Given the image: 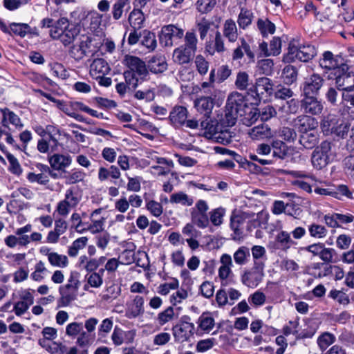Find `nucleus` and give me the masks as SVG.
<instances>
[{
	"label": "nucleus",
	"mask_w": 354,
	"mask_h": 354,
	"mask_svg": "<svg viewBox=\"0 0 354 354\" xmlns=\"http://www.w3.org/2000/svg\"><path fill=\"white\" fill-rule=\"evenodd\" d=\"M194 63L197 71L200 75H204L207 73L209 70V62L205 59V58L203 55H198L195 57Z\"/></svg>",
	"instance_id": "0e129e2a"
},
{
	"label": "nucleus",
	"mask_w": 354,
	"mask_h": 354,
	"mask_svg": "<svg viewBox=\"0 0 354 354\" xmlns=\"http://www.w3.org/2000/svg\"><path fill=\"white\" fill-rule=\"evenodd\" d=\"M250 257V249L246 246H241L234 253V262L239 266L245 265Z\"/></svg>",
	"instance_id": "ea45409f"
},
{
	"label": "nucleus",
	"mask_w": 354,
	"mask_h": 354,
	"mask_svg": "<svg viewBox=\"0 0 354 354\" xmlns=\"http://www.w3.org/2000/svg\"><path fill=\"white\" fill-rule=\"evenodd\" d=\"M244 96L237 92L231 93L227 100L225 108L224 122L228 127L235 124L239 112L245 106Z\"/></svg>",
	"instance_id": "7ed1b4c3"
},
{
	"label": "nucleus",
	"mask_w": 354,
	"mask_h": 354,
	"mask_svg": "<svg viewBox=\"0 0 354 354\" xmlns=\"http://www.w3.org/2000/svg\"><path fill=\"white\" fill-rule=\"evenodd\" d=\"M48 260L50 264L55 267L66 268L68 265V259L66 255L59 254L54 252L50 254Z\"/></svg>",
	"instance_id": "de8ad7c7"
},
{
	"label": "nucleus",
	"mask_w": 354,
	"mask_h": 354,
	"mask_svg": "<svg viewBox=\"0 0 354 354\" xmlns=\"http://www.w3.org/2000/svg\"><path fill=\"white\" fill-rule=\"evenodd\" d=\"M86 176V174L83 171L80 169H73L71 173L65 176L66 183L67 184H75L82 182Z\"/></svg>",
	"instance_id": "6e6d98bb"
},
{
	"label": "nucleus",
	"mask_w": 354,
	"mask_h": 354,
	"mask_svg": "<svg viewBox=\"0 0 354 354\" xmlns=\"http://www.w3.org/2000/svg\"><path fill=\"white\" fill-rule=\"evenodd\" d=\"M225 213V209L222 207H218L212 209L209 212V221H211L214 226L221 225L223 223V218Z\"/></svg>",
	"instance_id": "3c124183"
},
{
	"label": "nucleus",
	"mask_w": 354,
	"mask_h": 354,
	"mask_svg": "<svg viewBox=\"0 0 354 354\" xmlns=\"http://www.w3.org/2000/svg\"><path fill=\"white\" fill-rule=\"evenodd\" d=\"M91 39L86 37L85 39L81 40L78 46H73L70 50V55L75 60L79 61L93 53L89 50L91 44Z\"/></svg>",
	"instance_id": "dca6fc26"
},
{
	"label": "nucleus",
	"mask_w": 354,
	"mask_h": 354,
	"mask_svg": "<svg viewBox=\"0 0 354 354\" xmlns=\"http://www.w3.org/2000/svg\"><path fill=\"white\" fill-rule=\"evenodd\" d=\"M153 73H161L167 70V64L164 56H153L148 62L147 69Z\"/></svg>",
	"instance_id": "a878e982"
},
{
	"label": "nucleus",
	"mask_w": 354,
	"mask_h": 354,
	"mask_svg": "<svg viewBox=\"0 0 354 354\" xmlns=\"http://www.w3.org/2000/svg\"><path fill=\"white\" fill-rule=\"evenodd\" d=\"M272 146L274 149V156L283 159L288 153V147L286 144L281 140H274Z\"/></svg>",
	"instance_id": "052dcab7"
},
{
	"label": "nucleus",
	"mask_w": 354,
	"mask_h": 354,
	"mask_svg": "<svg viewBox=\"0 0 354 354\" xmlns=\"http://www.w3.org/2000/svg\"><path fill=\"white\" fill-rule=\"evenodd\" d=\"M214 25V23L209 20L203 18L196 24L198 30L199 32L200 38L203 40L210 30L211 27Z\"/></svg>",
	"instance_id": "bf43d9fd"
},
{
	"label": "nucleus",
	"mask_w": 354,
	"mask_h": 354,
	"mask_svg": "<svg viewBox=\"0 0 354 354\" xmlns=\"http://www.w3.org/2000/svg\"><path fill=\"white\" fill-rule=\"evenodd\" d=\"M145 21V17L140 10L134 9L129 16V21L133 29H140Z\"/></svg>",
	"instance_id": "37998d69"
},
{
	"label": "nucleus",
	"mask_w": 354,
	"mask_h": 354,
	"mask_svg": "<svg viewBox=\"0 0 354 354\" xmlns=\"http://www.w3.org/2000/svg\"><path fill=\"white\" fill-rule=\"evenodd\" d=\"M79 29L73 26L70 28H65L59 39L64 46H68L73 42L75 39L79 35Z\"/></svg>",
	"instance_id": "c9c22d12"
},
{
	"label": "nucleus",
	"mask_w": 354,
	"mask_h": 354,
	"mask_svg": "<svg viewBox=\"0 0 354 354\" xmlns=\"http://www.w3.org/2000/svg\"><path fill=\"white\" fill-rule=\"evenodd\" d=\"M253 18L254 14L251 10L242 8L238 16L237 23L241 28L245 29L252 24Z\"/></svg>",
	"instance_id": "58836bf2"
},
{
	"label": "nucleus",
	"mask_w": 354,
	"mask_h": 354,
	"mask_svg": "<svg viewBox=\"0 0 354 354\" xmlns=\"http://www.w3.org/2000/svg\"><path fill=\"white\" fill-rule=\"evenodd\" d=\"M88 242V238L86 236L80 237L74 241L72 245L68 248V254L70 257H76L78 251L86 247Z\"/></svg>",
	"instance_id": "49530a36"
},
{
	"label": "nucleus",
	"mask_w": 354,
	"mask_h": 354,
	"mask_svg": "<svg viewBox=\"0 0 354 354\" xmlns=\"http://www.w3.org/2000/svg\"><path fill=\"white\" fill-rule=\"evenodd\" d=\"M281 77L286 84H291L297 79V69L292 65L286 66L281 73Z\"/></svg>",
	"instance_id": "79ce46f5"
},
{
	"label": "nucleus",
	"mask_w": 354,
	"mask_h": 354,
	"mask_svg": "<svg viewBox=\"0 0 354 354\" xmlns=\"http://www.w3.org/2000/svg\"><path fill=\"white\" fill-rule=\"evenodd\" d=\"M53 170L65 171L72 163V157L68 154L55 153L48 158Z\"/></svg>",
	"instance_id": "2eb2a0df"
},
{
	"label": "nucleus",
	"mask_w": 354,
	"mask_h": 354,
	"mask_svg": "<svg viewBox=\"0 0 354 354\" xmlns=\"http://www.w3.org/2000/svg\"><path fill=\"white\" fill-rule=\"evenodd\" d=\"M322 125L324 128H327V130H330L331 132L342 138L347 134L349 130L347 122H344L342 118H337V115L333 114H329L324 120Z\"/></svg>",
	"instance_id": "9d476101"
},
{
	"label": "nucleus",
	"mask_w": 354,
	"mask_h": 354,
	"mask_svg": "<svg viewBox=\"0 0 354 354\" xmlns=\"http://www.w3.org/2000/svg\"><path fill=\"white\" fill-rule=\"evenodd\" d=\"M333 197L342 200L343 197L348 199H354L353 192L350 191L348 186L346 185H339L335 188H333Z\"/></svg>",
	"instance_id": "603ef678"
},
{
	"label": "nucleus",
	"mask_w": 354,
	"mask_h": 354,
	"mask_svg": "<svg viewBox=\"0 0 354 354\" xmlns=\"http://www.w3.org/2000/svg\"><path fill=\"white\" fill-rule=\"evenodd\" d=\"M273 82L270 78L259 77L244 96V99L251 104L258 105L264 94L271 95L273 93Z\"/></svg>",
	"instance_id": "f03ea898"
},
{
	"label": "nucleus",
	"mask_w": 354,
	"mask_h": 354,
	"mask_svg": "<svg viewBox=\"0 0 354 354\" xmlns=\"http://www.w3.org/2000/svg\"><path fill=\"white\" fill-rule=\"evenodd\" d=\"M174 317L175 313L174 308L169 306L158 315L157 321L160 325L163 326L166 323L173 320Z\"/></svg>",
	"instance_id": "4d7b16f0"
},
{
	"label": "nucleus",
	"mask_w": 354,
	"mask_h": 354,
	"mask_svg": "<svg viewBox=\"0 0 354 354\" xmlns=\"http://www.w3.org/2000/svg\"><path fill=\"white\" fill-rule=\"evenodd\" d=\"M123 64L128 68L123 74L124 80L132 88L138 86L139 80H144L149 75L145 62L138 57L127 55L123 59Z\"/></svg>",
	"instance_id": "f257e3e1"
},
{
	"label": "nucleus",
	"mask_w": 354,
	"mask_h": 354,
	"mask_svg": "<svg viewBox=\"0 0 354 354\" xmlns=\"http://www.w3.org/2000/svg\"><path fill=\"white\" fill-rule=\"evenodd\" d=\"M198 328L205 333H209L214 326V318L208 313H203L198 319Z\"/></svg>",
	"instance_id": "e433bc0d"
},
{
	"label": "nucleus",
	"mask_w": 354,
	"mask_h": 354,
	"mask_svg": "<svg viewBox=\"0 0 354 354\" xmlns=\"http://www.w3.org/2000/svg\"><path fill=\"white\" fill-rule=\"evenodd\" d=\"M59 292L61 296L59 299V306H67L76 299L78 290L66 284L59 288Z\"/></svg>",
	"instance_id": "b1692460"
},
{
	"label": "nucleus",
	"mask_w": 354,
	"mask_h": 354,
	"mask_svg": "<svg viewBox=\"0 0 354 354\" xmlns=\"http://www.w3.org/2000/svg\"><path fill=\"white\" fill-rule=\"evenodd\" d=\"M265 277V267L253 265L243 271L241 276L242 283L250 288H257Z\"/></svg>",
	"instance_id": "0eeeda50"
},
{
	"label": "nucleus",
	"mask_w": 354,
	"mask_h": 354,
	"mask_svg": "<svg viewBox=\"0 0 354 354\" xmlns=\"http://www.w3.org/2000/svg\"><path fill=\"white\" fill-rule=\"evenodd\" d=\"M226 50L224 44V40L221 32L217 30L215 32L214 39L209 41L205 45V51L210 55H214L215 53H223Z\"/></svg>",
	"instance_id": "412c9836"
},
{
	"label": "nucleus",
	"mask_w": 354,
	"mask_h": 354,
	"mask_svg": "<svg viewBox=\"0 0 354 354\" xmlns=\"http://www.w3.org/2000/svg\"><path fill=\"white\" fill-rule=\"evenodd\" d=\"M325 83L324 77L318 73L307 76L301 85L302 95H318Z\"/></svg>",
	"instance_id": "6e6552de"
},
{
	"label": "nucleus",
	"mask_w": 354,
	"mask_h": 354,
	"mask_svg": "<svg viewBox=\"0 0 354 354\" xmlns=\"http://www.w3.org/2000/svg\"><path fill=\"white\" fill-rule=\"evenodd\" d=\"M104 269H100L98 272H93L90 274H87L86 278L87 279L88 285L93 288H99L103 283V273Z\"/></svg>",
	"instance_id": "09e8293b"
},
{
	"label": "nucleus",
	"mask_w": 354,
	"mask_h": 354,
	"mask_svg": "<svg viewBox=\"0 0 354 354\" xmlns=\"http://www.w3.org/2000/svg\"><path fill=\"white\" fill-rule=\"evenodd\" d=\"M184 36V30L173 24L164 26L160 35V43L165 47H171L176 44V40Z\"/></svg>",
	"instance_id": "1a4fd4ad"
},
{
	"label": "nucleus",
	"mask_w": 354,
	"mask_h": 354,
	"mask_svg": "<svg viewBox=\"0 0 354 354\" xmlns=\"http://www.w3.org/2000/svg\"><path fill=\"white\" fill-rule=\"evenodd\" d=\"M332 147L331 142L324 140L315 147L311 155V163L315 169L320 170L329 164L334 156Z\"/></svg>",
	"instance_id": "20e7f679"
},
{
	"label": "nucleus",
	"mask_w": 354,
	"mask_h": 354,
	"mask_svg": "<svg viewBox=\"0 0 354 354\" xmlns=\"http://www.w3.org/2000/svg\"><path fill=\"white\" fill-rule=\"evenodd\" d=\"M223 35L230 42H235L238 38V30L235 21L229 19L223 24Z\"/></svg>",
	"instance_id": "c756f323"
},
{
	"label": "nucleus",
	"mask_w": 354,
	"mask_h": 354,
	"mask_svg": "<svg viewBox=\"0 0 354 354\" xmlns=\"http://www.w3.org/2000/svg\"><path fill=\"white\" fill-rule=\"evenodd\" d=\"M339 57L334 55L330 51H325L319 60V65L321 68L326 70H332L339 66Z\"/></svg>",
	"instance_id": "393cba45"
},
{
	"label": "nucleus",
	"mask_w": 354,
	"mask_h": 354,
	"mask_svg": "<svg viewBox=\"0 0 354 354\" xmlns=\"http://www.w3.org/2000/svg\"><path fill=\"white\" fill-rule=\"evenodd\" d=\"M221 266L218 268V277L221 281V284L225 286L227 284L228 279L233 275L232 267L233 262L232 257L228 254H223L220 258Z\"/></svg>",
	"instance_id": "4468645a"
},
{
	"label": "nucleus",
	"mask_w": 354,
	"mask_h": 354,
	"mask_svg": "<svg viewBox=\"0 0 354 354\" xmlns=\"http://www.w3.org/2000/svg\"><path fill=\"white\" fill-rule=\"evenodd\" d=\"M31 230L32 225L30 224H27L26 225L16 230L15 234L17 236L19 245L26 246L30 243L29 236L25 234L31 232Z\"/></svg>",
	"instance_id": "a19ab883"
},
{
	"label": "nucleus",
	"mask_w": 354,
	"mask_h": 354,
	"mask_svg": "<svg viewBox=\"0 0 354 354\" xmlns=\"http://www.w3.org/2000/svg\"><path fill=\"white\" fill-rule=\"evenodd\" d=\"M0 111L3 115L1 123L3 127L8 128L10 130L9 124L15 126L18 130H21L24 127V124L19 116L8 108L0 109Z\"/></svg>",
	"instance_id": "f3484780"
},
{
	"label": "nucleus",
	"mask_w": 354,
	"mask_h": 354,
	"mask_svg": "<svg viewBox=\"0 0 354 354\" xmlns=\"http://www.w3.org/2000/svg\"><path fill=\"white\" fill-rule=\"evenodd\" d=\"M189 320L188 316H183L179 322L173 326L172 333L176 342H186L194 334L195 326Z\"/></svg>",
	"instance_id": "423d86ee"
},
{
	"label": "nucleus",
	"mask_w": 354,
	"mask_h": 354,
	"mask_svg": "<svg viewBox=\"0 0 354 354\" xmlns=\"http://www.w3.org/2000/svg\"><path fill=\"white\" fill-rule=\"evenodd\" d=\"M90 219V232L92 234L99 233L104 230L106 218L101 216L100 218H94Z\"/></svg>",
	"instance_id": "338daca9"
},
{
	"label": "nucleus",
	"mask_w": 354,
	"mask_h": 354,
	"mask_svg": "<svg viewBox=\"0 0 354 354\" xmlns=\"http://www.w3.org/2000/svg\"><path fill=\"white\" fill-rule=\"evenodd\" d=\"M249 85V75L245 71H240L236 75L235 86L239 90H245Z\"/></svg>",
	"instance_id": "69168bd1"
},
{
	"label": "nucleus",
	"mask_w": 354,
	"mask_h": 354,
	"mask_svg": "<svg viewBox=\"0 0 354 354\" xmlns=\"http://www.w3.org/2000/svg\"><path fill=\"white\" fill-rule=\"evenodd\" d=\"M310 235L312 237L322 239L326 236L327 230L323 225L313 223L308 227Z\"/></svg>",
	"instance_id": "680f3d73"
},
{
	"label": "nucleus",
	"mask_w": 354,
	"mask_h": 354,
	"mask_svg": "<svg viewBox=\"0 0 354 354\" xmlns=\"http://www.w3.org/2000/svg\"><path fill=\"white\" fill-rule=\"evenodd\" d=\"M141 38V44L149 51H153L156 48L157 41L155 33L148 30H144L142 32Z\"/></svg>",
	"instance_id": "473e14b6"
},
{
	"label": "nucleus",
	"mask_w": 354,
	"mask_h": 354,
	"mask_svg": "<svg viewBox=\"0 0 354 354\" xmlns=\"http://www.w3.org/2000/svg\"><path fill=\"white\" fill-rule=\"evenodd\" d=\"M216 4V0H198L196 8L200 12L207 13L213 10Z\"/></svg>",
	"instance_id": "e2e57ef3"
},
{
	"label": "nucleus",
	"mask_w": 354,
	"mask_h": 354,
	"mask_svg": "<svg viewBox=\"0 0 354 354\" xmlns=\"http://www.w3.org/2000/svg\"><path fill=\"white\" fill-rule=\"evenodd\" d=\"M254 214H252V216ZM252 214L248 212H241L238 214H234L230 218V227L234 232L233 239H239L243 233L242 225L246 218H249Z\"/></svg>",
	"instance_id": "a211bd4d"
},
{
	"label": "nucleus",
	"mask_w": 354,
	"mask_h": 354,
	"mask_svg": "<svg viewBox=\"0 0 354 354\" xmlns=\"http://www.w3.org/2000/svg\"><path fill=\"white\" fill-rule=\"evenodd\" d=\"M251 253L253 259V265L266 267V262L268 259L266 250L261 245H254L251 248Z\"/></svg>",
	"instance_id": "c85d7f7f"
},
{
	"label": "nucleus",
	"mask_w": 354,
	"mask_h": 354,
	"mask_svg": "<svg viewBox=\"0 0 354 354\" xmlns=\"http://www.w3.org/2000/svg\"><path fill=\"white\" fill-rule=\"evenodd\" d=\"M335 337L330 333H323L317 339V344L321 350H326L330 345L334 343Z\"/></svg>",
	"instance_id": "8fccbe9b"
},
{
	"label": "nucleus",
	"mask_w": 354,
	"mask_h": 354,
	"mask_svg": "<svg viewBox=\"0 0 354 354\" xmlns=\"http://www.w3.org/2000/svg\"><path fill=\"white\" fill-rule=\"evenodd\" d=\"M277 241L279 243L281 248L283 250L289 249L295 242L291 239L289 233L281 231L277 236Z\"/></svg>",
	"instance_id": "13d9d810"
},
{
	"label": "nucleus",
	"mask_w": 354,
	"mask_h": 354,
	"mask_svg": "<svg viewBox=\"0 0 354 354\" xmlns=\"http://www.w3.org/2000/svg\"><path fill=\"white\" fill-rule=\"evenodd\" d=\"M170 203L180 204L184 206H192L194 203V199L187 194L178 192L171 195Z\"/></svg>",
	"instance_id": "4c0bfd02"
},
{
	"label": "nucleus",
	"mask_w": 354,
	"mask_h": 354,
	"mask_svg": "<svg viewBox=\"0 0 354 354\" xmlns=\"http://www.w3.org/2000/svg\"><path fill=\"white\" fill-rule=\"evenodd\" d=\"M319 142V133L317 131H311L301 133L299 138V142L306 149L314 148Z\"/></svg>",
	"instance_id": "cd10ccee"
},
{
	"label": "nucleus",
	"mask_w": 354,
	"mask_h": 354,
	"mask_svg": "<svg viewBox=\"0 0 354 354\" xmlns=\"http://www.w3.org/2000/svg\"><path fill=\"white\" fill-rule=\"evenodd\" d=\"M280 268L290 274L295 275V273L299 270V264L292 259H285L281 261Z\"/></svg>",
	"instance_id": "5fc2aeb1"
},
{
	"label": "nucleus",
	"mask_w": 354,
	"mask_h": 354,
	"mask_svg": "<svg viewBox=\"0 0 354 354\" xmlns=\"http://www.w3.org/2000/svg\"><path fill=\"white\" fill-rule=\"evenodd\" d=\"M257 28L263 37H266L269 34L272 35L276 30L275 25L268 19H259L257 22Z\"/></svg>",
	"instance_id": "72a5a7b5"
},
{
	"label": "nucleus",
	"mask_w": 354,
	"mask_h": 354,
	"mask_svg": "<svg viewBox=\"0 0 354 354\" xmlns=\"http://www.w3.org/2000/svg\"><path fill=\"white\" fill-rule=\"evenodd\" d=\"M11 31L16 35L24 37L26 34L31 33V28L27 24L12 23L10 25Z\"/></svg>",
	"instance_id": "864d4df0"
},
{
	"label": "nucleus",
	"mask_w": 354,
	"mask_h": 354,
	"mask_svg": "<svg viewBox=\"0 0 354 354\" xmlns=\"http://www.w3.org/2000/svg\"><path fill=\"white\" fill-rule=\"evenodd\" d=\"M249 134L250 137L254 139L263 138L264 137H268L270 135V129L268 127V125L261 124L252 128L250 130Z\"/></svg>",
	"instance_id": "a18cd8bd"
},
{
	"label": "nucleus",
	"mask_w": 354,
	"mask_h": 354,
	"mask_svg": "<svg viewBox=\"0 0 354 354\" xmlns=\"http://www.w3.org/2000/svg\"><path fill=\"white\" fill-rule=\"evenodd\" d=\"M187 110L185 106H176L169 114L171 124L175 127H180L185 124L187 118Z\"/></svg>",
	"instance_id": "4be33fe9"
},
{
	"label": "nucleus",
	"mask_w": 354,
	"mask_h": 354,
	"mask_svg": "<svg viewBox=\"0 0 354 354\" xmlns=\"http://www.w3.org/2000/svg\"><path fill=\"white\" fill-rule=\"evenodd\" d=\"M111 68L109 64L102 58L95 59L90 65V75L93 78L107 75Z\"/></svg>",
	"instance_id": "6ab92c4d"
},
{
	"label": "nucleus",
	"mask_w": 354,
	"mask_h": 354,
	"mask_svg": "<svg viewBox=\"0 0 354 354\" xmlns=\"http://www.w3.org/2000/svg\"><path fill=\"white\" fill-rule=\"evenodd\" d=\"M298 60L301 62H308L317 55L315 47L310 44L299 46Z\"/></svg>",
	"instance_id": "f704fd0d"
},
{
	"label": "nucleus",
	"mask_w": 354,
	"mask_h": 354,
	"mask_svg": "<svg viewBox=\"0 0 354 354\" xmlns=\"http://www.w3.org/2000/svg\"><path fill=\"white\" fill-rule=\"evenodd\" d=\"M81 198L77 197L73 189H68L65 193L64 199L60 201L57 205L56 211L62 216H67L71 209L75 208Z\"/></svg>",
	"instance_id": "f8f14e48"
},
{
	"label": "nucleus",
	"mask_w": 354,
	"mask_h": 354,
	"mask_svg": "<svg viewBox=\"0 0 354 354\" xmlns=\"http://www.w3.org/2000/svg\"><path fill=\"white\" fill-rule=\"evenodd\" d=\"M194 106L199 112L208 115L214 106L213 100L211 97H201L194 101Z\"/></svg>",
	"instance_id": "2f4dec72"
},
{
	"label": "nucleus",
	"mask_w": 354,
	"mask_h": 354,
	"mask_svg": "<svg viewBox=\"0 0 354 354\" xmlns=\"http://www.w3.org/2000/svg\"><path fill=\"white\" fill-rule=\"evenodd\" d=\"M195 54L192 50L180 46L174 50L172 58L176 64L180 65L187 64L193 60Z\"/></svg>",
	"instance_id": "aec40b11"
},
{
	"label": "nucleus",
	"mask_w": 354,
	"mask_h": 354,
	"mask_svg": "<svg viewBox=\"0 0 354 354\" xmlns=\"http://www.w3.org/2000/svg\"><path fill=\"white\" fill-rule=\"evenodd\" d=\"M144 299L141 296H136L134 299L127 304L126 316L129 319L138 317L144 313Z\"/></svg>",
	"instance_id": "5701e85b"
},
{
	"label": "nucleus",
	"mask_w": 354,
	"mask_h": 354,
	"mask_svg": "<svg viewBox=\"0 0 354 354\" xmlns=\"http://www.w3.org/2000/svg\"><path fill=\"white\" fill-rule=\"evenodd\" d=\"M130 8L129 0H115L111 6V15L114 20H119L124 10Z\"/></svg>",
	"instance_id": "7c9ffc66"
},
{
	"label": "nucleus",
	"mask_w": 354,
	"mask_h": 354,
	"mask_svg": "<svg viewBox=\"0 0 354 354\" xmlns=\"http://www.w3.org/2000/svg\"><path fill=\"white\" fill-rule=\"evenodd\" d=\"M335 84L338 90L342 92L354 87V75L349 73H342L335 78Z\"/></svg>",
	"instance_id": "bb28decb"
},
{
	"label": "nucleus",
	"mask_w": 354,
	"mask_h": 354,
	"mask_svg": "<svg viewBox=\"0 0 354 354\" xmlns=\"http://www.w3.org/2000/svg\"><path fill=\"white\" fill-rule=\"evenodd\" d=\"M209 206L204 200H198L191 210V220L199 228L205 229L209 225Z\"/></svg>",
	"instance_id": "39448f33"
},
{
	"label": "nucleus",
	"mask_w": 354,
	"mask_h": 354,
	"mask_svg": "<svg viewBox=\"0 0 354 354\" xmlns=\"http://www.w3.org/2000/svg\"><path fill=\"white\" fill-rule=\"evenodd\" d=\"M304 97L300 100L301 111L308 115H318L324 109V104L319 100L317 95H302Z\"/></svg>",
	"instance_id": "9b49d317"
},
{
	"label": "nucleus",
	"mask_w": 354,
	"mask_h": 354,
	"mask_svg": "<svg viewBox=\"0 0 354 354\" xmlns=\"http://www.w3.org/2000/svg\"><path fill=\"white\" fill-rule=\"evenodd\" d=\"M293 124L299 132L304 133L315 130L318 125V122L315 118L304 113L295 118Z\"/></svg>",
	"instance_id": "ddd939ff"
},
{
	"label": "nucleus",
	"mask_w": 354,
	"mask_h": 354,
	"mask_svg": "<svg viewBox=\"0 0 354 354\" xmlns=\"http://www.w3.org/2000/svg\"><path fill=\"white\" fill-rule=\"evenodd\" d=\"M51 72L53 75L62 80H65L68 77L67 71L64 66L59 63L55 62L51 65Z\"/></svg>",
	"instance_id": "774afa93"
},
{
	"label": "nucleus",
	"mask_w": 354,
	"mask_h": 354,
	"mask_svg": "<svg viewBox=\"0 0 354 354\" xmlns=\"http://www.w3.org/2000/svg\"><path fill=\"white\" fill-rule=\"evenodd\" d=\"M184 41V44L181 46L196 53L197 50L198 39L194 31H187L185 33Z\"/></svg>",
	"instance_id": "c03bdc74"
}]
</instances>
